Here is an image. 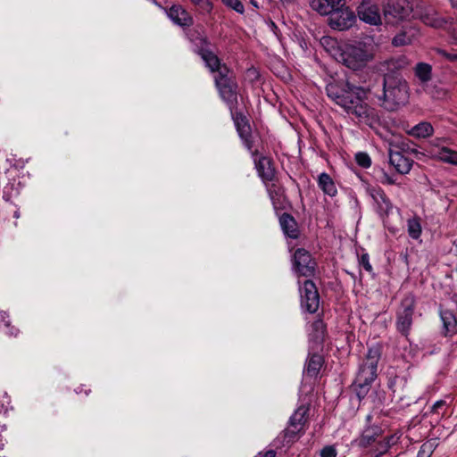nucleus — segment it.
<instances>
[{"instance_id": "f257e3e1", "label": "nucleus", "mask_w": 457, "mask_h": 457, "mask_svg": "<svg viewBox=\"0 0 457 457\" xmlns=\"http://www.w3.org/2000/svg\"><path fill=\"white\" fill-rule=\"evenodd\" d=\"M328 96L357 123L376 128L380 123L378 111L365 103L371 97L387 111H394L408 100V86L399 76L385 74L368 87L349 81L330 83L326 87Z\"/></svg>"}, {"instance_id": "f03ea898", "label": "nucleus", "mask_w": 457, "mask_h": 457, "mask_svg": "<svg viewBox=\"0 0 457 457\" xmlns=\"http://www.w3.org/2000/svg\"><path fill=\"white\" fill-rule=\"evenodd\" d=\"M376 46L369 41H360L354 45H348L335 54V59L347 68L357 71L364 68L374 59Z\"/></svg>"}, {"instance_id": "7ed1b4c3", "label": "nucleus", "mask_w": 457, "mask_h": 457, "mask_svg": "<svg viewBox=\"0 0 457 457\" xmlns=\"http://www.w3.org/2000/svg\"><path fill=\"white\" fill-rule=\"evenodd\" d=\"M380 356L381 349L379 345H376L369 348L354 380L359 397H363L368 393L371 383L377 378V369Z\"/></svg>"}, {"instance_id": "20e7f679", "label": "nucleus", "mask_w": 457, "mask_h": 457, "mask_svg": "<svg viewBox=\"0 0 457 457\" xmlns=\"http://www.w3.org/2000/svg\"><path fill=\"white\" fill-rule=\"evenodd\" d=\"M230 73L228 67H223L220 71V75L215 76L214 80L220 97L228 106L231 115H234V111L237 109V86Z\"/></svg>"}, {"instance_id": "39448f33", "label": "nucleus", "mask_w": 457, "mask_h": 457, "mask_svg": "<svg viewBox=\"0 0 457 457\" xmlns=\"http://www.w3.org/2000/svg\"><path fill=\"white\" fill-rule=\"evenodd\" d=\"M415 6L409 0H389L384 7V15L387 22L414 18Z\"/></svg>"}, {"instance_id": "423d86ee", "label": "nucleus", "mask_w": 457, "mask_h": 457, "mask_svg": "<svg viewBox=\"0 0 457 457\" xmlns=\"http://www.w3.org/2000/svg\"><path fill=\"white\" fill-rule=\"evenodd\" d=\"M415 298L412 295H407L401 302L399 310L397 311L396 328L403 335H409L412 316L414 313Z\"/></svg>"}, {"instance_id": "0eeeda50", "label": "nucleus", "mask_w": 457, "mask_h": 457, "mask_svg": "<svg viewBox=\"0 0 457 457\" xmlns=\"http://www.w3.org/2000/svg\"><path fill=\"white\" fill-rule=\"evenodd\" d=\"M356 21L354 12L348 7L345 6V3L341 2L339 6L328 17L329 26L337 30H345L351 28Z\"/></svg>"}, {"instance_id": "6e6552de", "label": "nucleus", "mask_w": 457, "mask_h": 457, "mask_svg": "<svg viewBox=\"0 0 457 457\" xmlns=\"http://www.w3.org/2000/svg\"><path fill=\"white\" fill-rule=\"evenodd\" d=\"M309 408L301 405L290 417L289 426L284 430V438L287 444L294 442L297 435L303 431L307 421Z\"/></svg>"}, {"instance_id": "1a4fd4ad", "label": "nucleus", "mask_w": 457, "mask_h": 457, "mask_svg": "<svg viewBox=\"0 0 457 457\" xmlns=\"http://www.w3.org/2000/svg\"><path fill=\"white\" fill-rule=\"evenodd\" d=\"M414 19L420 20L424 24L435 29L443 28L446 21L431 5L420 2L415 5Z\"/></svg>"}, {"instance_id": "9d476101", "label": "nucleus", "mask_w": 457, "mask_h": 457, "mask_svg": "<svg viewBox=\"0 0 457 457\" xmlns=\"http://www.w3.org/2000/svg\"><path fill=\"white\" fill-rule=\"evenodd\" d=\"M191 41L198 39L200 42L198 54L205 62V65L210 69L212 72H217L220 75V71L223 67H227L225 64H221L220 59L212 51L206 49L204 46L208 45L207 38L203 37L198 31H195L189 36Z\"/></svg>"}, {"instance_id": "9b49d317", "label": "nucleus", "mask_w": 457, "mask_h": 457, "mask_svg": "<svg viewBox=\"0 0 457 457\" xmlns=\"http://www.w3.org/2000/svg\"><path fill=\"white\" fill-rule=\"evenodd\" d=\"M301 295V306L310 313L317 312L320 306V295L315 284L307 279L299 288Z\"/></svg>"}, {"instance_id": "f8f14e48", "label": "nucleus", "mask_w": 457, "mask_h": 457, "mask_svg": "<svg viewBox=\"0 0 457 457\" xmlns=\"http://www.w3.org/2000/svg\"><path fill=\"white\" fill-rule=\"evenodd\" d=\"M315 262L309 252L303 248L297 249L294 253L293 267L295 271L303 277H311L314 274Z\"/></svg>"}, {"instance_id": "ddd939ff", "label": "nucleus", "mask_w": 457, "mask_h": 457, "mask_svg": "<svg viewBox=\"0 0 457 457\" xmlns=\"http://www.w3.org/2000/svg\"><path fill=\"white\" fill-rule=\"evenodd\" d=\"M367 192L374 202L376 212L381 217L388 215L393 209V204L385 192L380 187H369Z\"/></svg>"}, {"instance_id": "4468645a", "label": "nucleus", "mask_w": 457, "mask_h": 457, "mask_svg": "<svg viewBox=\"0 0 457 457\" xmlns=\"http://www.w3.org/2000/svg\"><path fill=\"white\" fill-rule=\"evenodd\" d=\"M437 143H432L429 154L432 157L436 158L447 163L457 165V152L439 144V139L436 140Z\"/></svg>"}, {"instance_id": "2eb2a0df", "label": "nucleus", "mask_w": 457, "mask_h": 457, "mask_svg": "<svg viewBox=\"0 0 457 457\" xmlns=\"http://www.w3.org/2000/svg\"><path fill=\"white\" fill-rule=\"evenodd\" d=\"M358 16L360 20L371 25L380 23L378 7L368 2H362L358 7Z\"/></svg>"}, {"instance_id": "dca6fc26", "label": "nucleus", "mask_w": 457, "mask_h": 457, "mask_svg": "<svg viewBox=\"0 0 457 457\" xmlns=\"http://www.w3.org/2000/svg\"><path fill=\"white\" fill-rule=\"evenodd\" d=\"M232 118L235 121L240 137L245 142L246 147L251 149V129L245 116H244L241 112H238L237 109L234 111V115H232Z\"/></svg>"}, {"instance_id": "f3484780", "label": "nucleus", "mask_w": 457, "mask_h": 457, "mask_svg": "<svg viewBox=\"0 0 457 457\" xmlns=\"http://www.w3.org/2000/svg\"><path fill=\"white\" fill-rule=\"evenodd\" d=\"M168 17L180 27H189L193 24L192 16L181 6L174 4L166 10Z\"/></svg>"}, {"instance_id": "a211bd4d", "label": "nucleus", "mask_w": 457, "mask_h": 457, "mask_svg": "<svg viewBox=\"0 0 457 457\" xmlns=\"http://www.w3.org/2000/svg\"><path fill=\"white\" fill-rule=\"evenodd\" d=\"M389 163L395 167L400 174H407L410 172L413 161L405 157L399 152H389Z\"/></svg>"}, {"instance_id": "6ab92c4d", "label": "nucleus", "mask_w": 457, "mask_h": 457, "mask_svg": "<svg viewBox=\"0 0 457 457\" xmlns=\"http://www.w3.org/2000/svg\"><path fill=\"white\" fill-rule=\"evenodd\" d=\"M255 167L263 182L266 183L273 180L275 170L270 158L264 156L259 158V160L255 162Z\"/></svg>"}, {"instance_id": "aec40b11", "label": "nucleus", "mask_w": 457, "mask_h": 457, "mask_svg": "<svg viewBox=\"0 0 457 457\" xmlns=\"http://www.w3.org/2000/svg\"><path fill=\"white\" fill-rule=\"evenodd\" d=\"M318 187L327 195L334 197L337 194V188L333 179L326 172L318 176Z\"/></svg>"}, {"instance_id": "412c9836", "label": "nucleus", "mask_w": 457, "mask_h": 457, "mask_svg": "<svg viewBox=\"0 0 457 457\" xmlns=\"http://www.w3.org/2000/svg\"><path fill=\"white\" fill-rule=\"evenodd\" d=\"M343 0H312L311 6L321 15H330Z\"/></svg>"}, {"instance_id": "4be33fe9", "label": "nucleus", "mask_w": 457, "mask_h": 457, "mask_svg": "<svg viewBox=\"0 0 457 457\" xmlns=\"http://www.w3.org/2000/svg\"><path fill=\"white\" fill-rule=\"evenodd\" d=\"M382 436V429L378 426L365 428L359 441V445L368 447Z\"/></svg>"}, {"instance_id": "5701e85b", "label": "nucleus", "mask_w": 457, "mask_h": 457, "mask_svg": "<svg viewBox=\"0 0 457 457\" xmlns=\"http://www.w3.org/2000/svg\"><path fill=\"white\" fill-rule=\"evenodd\" d=\"M417 31L413 28L405 27L401 32L393 37L392 44L395 46L410 45L414 40Z\"/></svg>"}, {"instance_id": "b1692460", "label": "nucleus", "mask_w": 457, "mask_h": 457, "mask_svg": "<svg viewBox=\"0 0 457 457\" xmlns=\"http://www.w3.org/2000/svg\"><path fill=\"white\" fill-rule=\"evenodd\" d=\"M409 63V60L406 56L399 55L386 61L384 66L387 71L386 74L393 75V73H396L397 71L407 68Z\"/></svg>"}, {"instance_id": "393cba45", "label": "nucleus", "mask_w": 457, "mask_h": 457, "mask_svg": "<svg viewBox=\"0 0 457 457\" xmlns=\"http://www.w3.org/2000/svg\"><path fill=\"white\" fill-rule=\"evenodd\" d=\"M280 225L287 236H288L291 238H297L298 230L296 228V223L295 219L291 215L284 213L280 217Z\"/></svg>"}, {"instance_id": "a878e982", "label": "nucleus", "mask_w": 457, "mask_h": 457, "mask_svg": "<svg viewBox=\"0 0 457 457\" xmlns=\"http://www.w3.org/2000/svg\"><path fill=\"white\" fill-rule=\"evenodd\" d=\"M375 443L376 445H374L372 453L374 454L375 457H379L382 454L386 453L389 450L391 445H395V439L394 436H381Z\"/></svg>"}, {"instance_id": "bb28decb", "label": "nucleus", "mask_w": 457, "mask_h": 457, "mask_svg": "<svg viewBox=\"0 0 457 457\" xmlns=\"http://www.w3.org/2000/svg\"><path fill=\"white\" fill-rule=\"evenodd\" d=\"M434 129L429 122H420L409 130V135L417 138H425L431 136Z\"/></svg>"}, {"instance_id": "cd10ccee", "label": "nucleus", "mask_w": 457, "mask_h": 457, "mask_svg": "<svg viewBox=\"0 0 457 457\" xmlns=\"http://www.w3.org/2000/svg\"><path fill=\"white\" fill-rule=\"evenodd\" d=\"M322 357L319 354H312L310 356L306 367L305 373L312 378L316 377L322 366Z\"/></svg>"}, {"instance_id": "c85d7f7f", "label": "nucleus", "mask_w": 457, "mask_h": 457, "mask_svg": "<svg viewBox=\"0 0 457 457\" xmlns=\"http://www.w3.org/2000/svg\"><path fill=\"white\" fill-rule=\"evenodd\" d=\"M414 72L421 82L426 83L431 79L432 67L426 62H419L415 66Z\"/></svg>"}, {"instance_id": "c756f323", "label": "nucleus", "mask_w": 457, "mask_h": 457, "mask_svg": "<svg viewBox=\"0 0 457 457\" xmlns=\"http://www.w3.org/2000/svg\"><path fill=\"white\" fill-rule=\"evenodd\" d=\"M407 230L411 238L418 239L422 231L420 218L413 217L412 219H409L407 221Z\"/></svg>"}, {"instance_id": "7c9ffc66", "label": "nucleus", "mask_w": 457, "mask_h": 457, "mask_svg": "<svg viewBox=\"0 0 457 457\" xmlns=\"http://www.w3.org/2000/svg\"><path fill=\"white\" fill-rule=\"evenodd\" d=\"M441 319L446 332H452L454 329L457 323L453 313L449 311H442Z\"/></svg>"}, {"instance_id": "2f4dec72", "label": "nucleus", "mask_w": 457, "mask_h": 457, "mask_svg": "<svg viewBox=\"0 0 457 457\" xmlns=\"http://www.w3.org/2000/svg\"><path fill=\"white\" fill-rule=\"evenodd\" d=\"M320 44L326 48L328 52H329L334 57L335 54L341 51L342 49L338 47L337 41L331 37H322L320 38Z\"/></svg>"}, {"instance_id": "473e14b6", "label": "nucleus", "mask_w": 457, "mask_h": 457, "mask_svg": "<svg viewBox=\"0 0 457 457\" xmlns=\"http://www.w3.org/2000/svg\"><path fill=\"white\" fill-rule=\"evenodd\" d=\"M267 191L270 200L274 204L280 202V198L282 196V189L279 186L274 183L267 185Z\"/></svg>"}, {"instance_id": "72a5a7b5", "label": "nucleus", "mask_w": 457, "mask_h": 457, "mask_svg": "<svg viewBox=\"0 0 457 457\" xmlns=\"http://www.w3.org/2000/svg\"><path fill=\"white\" fill-rule=\"evenodd\" d=\"M355 161L359 166L361 168H369L371 165V159L366 153H357L355 154Z\"/></svg>"}, {"instance_id": "f704fd0d", "label": "nucleus", "mask_w": 457, "mask_h": 457, "mask_svg": "<svg viewBox=\"0 0 457 457\" xmlns=\"http://www.w3.org/2000/svg\"><path fill=\"white\" fill-rule=\"evenodd\" d=\"M222 2L228 7L235 10L238 13H244L245 12L244 5L239 0H223Z\"/></svg>"}, {"instance_id": "c9c22d12", "label": "nucleus", "mask_w": 457, "mask_h": 457, "mask_svg": "<svg viewBox=\"0 0 457 457\" xmlns=\"http://www.w3.org/2000/svg\"><path fill=\"white\" fill-rule=\"evenodd\" d=\"M359 264L368 272L372 271V266L370 263V257L367 253H364L360 257Z\"/></svg>"}, {"instance_id": "e433bc0d", "label": "nucleus", "mask_w": 457, "mask_h": 457, "mask_svg": "<svg viewBox=\"0 0 457 457\" xmlns=\"http://www.w3.org/2000/svg\"><path fill=\"white\" fill-rule=\"evenodd\" d=\"M337 452L332 445L325 446L320 451V457H337Z\"/></svg>"}, {"instance_id": "4c0bfd02", "label": "nucleus", "mask_w": 457, "mask_h": 457, "mask_svg": "<svg viewBox=\"0 0 457 457\" xmlns=\"http://www.w3.org/2000/svg\"><path fill=\"white\" fill-rule=\"evenodd\" d=\"M446 403L444 400L436 401L432 406V412L437 415H443L444 412H441V409L445 406Z\"/></svg>"}, {"instance_id": "58836bf2", "label": "nucleus", "mask_w": 457, "mask_h": 457, "mask_svg": "<svg viewBox=\"0 0 457 457\" xmlns=\"http://www.w3.org/2000/svg\"><path fill=\"white\" fill-rule=\"evenodd\" d=\"M378 179L382 184L394 185L395 183V180L393 179V177L388 175L384 170L381 171V175Z\"/></svg>"}, {"instance_id": "ea45409f", "label": "nucleus", "mask_w": 457, "mask_h": 457, "mask_svg": "<svg viewBox=\"0 0 457 457\" xmlns=\"http://www.w3.org/2000/svg\"><path fill=\"white\" fill-rule=\"evenodd\" d=\"M431 453V446L423 445L418 453V457H429Z\"/></svg>"}, {"instance_id": "a19ab883", "label": "nucleus", "mask_w": 457, "mask_h": 457, "mask_svg": "<svg viewBox=\"0 0 457 457\" xmlns=\"http://www.w3.org/2000/svg\"><path fill=\"white\" fill-rule=\"evenodd\" d=\"M193 4H204V7L205 10L207 11H211L212 10V4L209 2V1H206V0H190Z\"/></svg>"}, {"instance_id": "79ce46f5", "label": "nucleus", "mask_w": 457, "mask_h": 457, "mask_svg": "<svg viewBox=\"0 0 457 457\" xmlns=\"http://www.w3.org/2000/svg\"><path fill=\"white\" fill-rule=\"evenodd\" d=\"M5 399L6 400L4 401V403H0V413H5L8 411V405L10 404V401L7 396L5 397Z\"/></svg>"}, {"instance_id": "37998d69", "label": "nucleus", "mask_w": 457, "mask_h": 457, "mask_svg": "<svg viewBox=\"0 0 457 457\" xmlns=\"http://www.w3.org/2000/svg\"><path fill=\"white\" fill-rule=\"evenodd\" d=\"M441 53L447 60L457 61V54L446 53L445 51H442Z\"/></svg>"}, {"instance_id": "c03bdc74", "label": "nucleus", "mask_w": 457, "mask_h": 457, "mask_svg": "<svg viewBox=\"0 0 457 457\" xmlns=\"http://www.w3.org/2000/svg\"><path fill=\"white\" fill-rule=\"evenodd\" d=\"M276 453L273 450H269L264 453H260L256 457H275Z\"/></svg>"}, {"instance_id": "a18cd8bd", "label": "nucleus", "mask_w": 457, "mask_h": 457, "mask_svg": "<svg viewBox=\"0 0 457 457\" xmlns=\"http://www.w3.org/2000/svg\"><path fill=\"white\" fill-rule=\"evenodd\" d=\"M313 328L316 329V330H323L324 329V324L321 320H316L314 323H313Z\"/></svg>"}, {"instance_id": "49530a36", "label": "nucleus", "mask_w": 457, "mask_h": 457, "mask_svg": "<svg viewBox=\"0 0 457 457\" xmlns=\"http://www.w3.org/2000/svg\"><path fill=\"white\" fill-rule=\"evenodd\" d=\"M451 1V4H452V6L454 7V8H457V0H450Z\"/></svg>"}, {"instance_id": "de8ad7c7", "label": "nucleus", "mask_w": 457, "mask_h": 457, "mask_svg": "<svg viewBox=\"0 0 457 457\" xmlns=\"http://www.w3.org/2000/svg\"><path fill=\"white\" fill-rule=\"evenodd\" d=\"M14 217H15L16 219H18V218L20 217V212H19L18 211H16V212H14Z\"/></svg>"}, {"instance_id": "09e8293b", "label": "nucleus", "mask_w": 457, "mask_h": 457, "mask_svg": "<svg viewBox=\"0 0 457 457\" xmlns=\"http://www.w3.org/2000/svg\"><path fill=\"white\" fill-rule=\"evenodd\" d=\"M371 419H372L371 415L367 416V421H370Z\"/></svg>"}]
</instances>
